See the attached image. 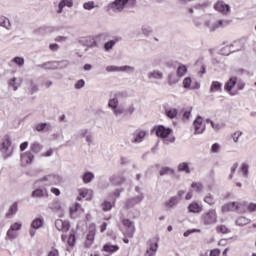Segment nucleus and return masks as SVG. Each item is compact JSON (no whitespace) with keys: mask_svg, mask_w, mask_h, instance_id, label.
Listing matches in <instances>:
<instances>
[{"mask_svg":"<svg viewBox=\"0 0 256 256\" xmlns=\"http://www.w3.org/2000/svg\"><path fill=\"white\" fill-rule=\"evenodd\" d=\"M39 69H45L46 71H55L59 69V66L57 65V61H48L43 64L36 65Z\"/></svg>","mask_w":256,"mask_h":256,"instance_id":"2eb2a0df","label":"nucleus"},{"mask_svg":"<svg viewBox=\"0 0 256 256\" xmlns=\"http://www.w3.org/2000/svg\"><path fill=\"white\" fill-rule=\"evenodd\" d=\"M117 251H119V245L117 244L113 245L111 243H106L102 247V252L107 253L104 254V256L113 255V253H117Z\"/></svg>","mask_w":256,"mask_h":256,"instance_id":"f8f14e48","label":"nucleus"},{"mask_svg":"<svg viewBox=\"0 0 256 256\" xmlns=\"http://www.w3.org/2000/svg\"><path fill=\"white\" fill-rule=\"evenodd\" d=\"M58 69H67L69 67V60L57 61Z\"/></svg>","mask_w":256,"mask_h":256,"instance_id":"5fc2aeb1","label":"nucleus"},{"mask_svg":"<svg viewBox=\"0 0 256 256\" xmlns=\"http://www.w3.org/2000/svg\"><path fill=\"white\" fill-rule=\"evenodd\" d=\"M50 209L52 211H61V203L59 201H54L51 206Z\"/></svg>","mask_w":256,"mask_h":256,"instance_id":"052dcab7","label":"nucleus"},{"mask_svg":"<svg viewBox=\"0 0 256 256\" xmlns=\"http://www.w3.org/2000/svg\"><path fill=\"white\" fill-rule=\"evenodd\" d=\"M160 177H163L165 175H175V170L169 166H164L159 171Z\"/></svg>","mask_w":256,"mask_h":256,"instance_id":"c756f323","label":"nucleus"},{"mask_svg":"<svg viewBox=\"0 0 256 256\" xmlns=\"http://www.w3.org/2000/svg\"><path fill=\"white\" fill-rule=\"evenodd\" d=\"M221 89H223V84L219 81H213L210 86V93H216L221 91Z\"/></svg>","mask_w":256,"mask_h":256,"instance_id":"2f4dec72","label":"nucleus"},{"mask_svg":"<svg viewBox=\"0 0 256 256\" xmlns=\"http://www.w3.org/2000/svg\"><path fill=\"white\" fill-rule=\"evenodd\" d=\"M32 199H43L49 197V191L47 189L43 188H36L31 193Z\"/></svg>","mask_w":256,"mask_h":256,"instance_id":"9b49d317","label":"nucleus"},{"mask_svg":"<svg viewBox=\"0 0 256 256\" xmlns=\"http://www.w3.org/2000/svg\"><path fill=\"white\" fill-rule=\"evenodd\" d=\"M127 7V0H114L107 6V11H113V13H122Z\"/></svg>","mask_w":256,"mask_h":256,"instance_id":"7ed1b4c3","label":"nucleus"},{"mask_svg":"<svg viewBox=\"0 0 256 256\" xmlns=\"http://www.w3.org/2000/svg\"><path fill=\"white\" fill-rule=\"evenodd\" d=\"M230 23L229 20H218L216 23L210 27V31L215 32L217 29H221V27H225Z\"/></svg>","mask_w":256,"mask_h":256,"instance_id":"cd10ccee","label":"nucleus"},{"mask_svg":"<svg viewBox=\"0 0 256 256\" xmlns=\"http://www.w3.org/2000/svg\"><path fill=\"white\" fill-rule=\"evenodd\" d=\"M248 223L249 219L245 217H240L236 220V225H238V227H245V225H247Z\"/></svg>","mask_w":256,"mask_h":256,"instance_id":"09e8293b","label":"nucleus"},{"mask_svg":"<svg viewBox=\"0 0 256 256\" xmlns=\"http://www.w3.org/2000/svg\"><path fill=\"white\" fill-rule=\"evenodd\" d=\"M148 249H146L145 256H155L157 255V249H159V243L155 240H149Z\"/></svg>","mask_w":256,"mask_h":256,"instance_id":"1a4fd4ad","label":"nucleus"},{"mask_svg":"<svg viewBox=\"0 0 256 256\" xmlns=\"http://www.w3.org/2000/svg\"><path fill=\"white\" fill-rule=\"evenodd\" d=\"M77 242V237L75 236V233H70L67 243L70 247H75V243Z\"/></svg>","mask_w":256,"mask_h":256,"instance_id":"49530a36","label":"nucleus"},{"mask_svg":"<svg viewBox=\"0 0 256 256\" xmlns=\"http://www.w3.org/2000/svg\"><path fill=\"white\" fill-rule=\"evenodd\" d=\"M204 225H215L217 223V211L210 209L201 216Z\"/></svg>","mask_w":256,"mask_h":256,"instance_id":"f03ea898","label":"nucleus"},{"mask_svg":"<svg viewBox=\"0 0 256 256\" xmlns=\"http://www.w3.org/2000/svg\"><path fill=\"white\" fill-rule=\"evenodd\" d=\"M114 97L119 101H123L125 99H127V97H129V93H127V91H120L117 92Z\"/></svg>","mask_w":256,"mask_h":256,"instance_id":"ea45409f","label":"nucleus"},{"mask_svg":"<svg viewBox=\"0 0 256 256\" xmlns=\"http://www.w3.org/2000/svg\"><path fill=\"white\" fill-rule=\"evenodd\" d=\"M204 203H207V205L213 206L215 204V197H213L211 193H208L204 197Z\"/></svg>","mask_w":256,"mask_h":256,"instance_id":"c03bdc74","label":"nucleus"},{"mask_svg":"<svg viewBox=\"0 0 256 256\" xmlns=\"http://www.w3.org/2000/svg\"><path fill=\"white\" fill-rule=\"evenodd\" d=\"M194 135H201L205 132V124H203V117L197 116L193 122Z\"/></svg>","mask_w":256,"mask_h":256,"instance_id":"6e6552de","label":"nucleus"},{"mask_svg":"<svg viewBox=\"0 0 256 256\" xmlns=\"http://www.w3.org/2000/svg\"><path fill=\"white\" fill-rule=\"evenodd\" d=\"M148 79H163V73L159 71H152L148 74Z\"/></svg>","mask_w":256,"mask_h":256,"instance_id":"a19ab883","label":"nucleus"},{"mask_svg":"<svg viewBox=\"0 0 256 256\" xmlns=\"http://www.w3.org/2000/svg\"><path fill=\"white\" fill-rule=\"evenodd\" d=\"M179 79L175 71H172L168 74V85H177Z\"/></svg>","mask_w":256,"mask_h":256,"instance_id":"7c9ffc66","label":"nucleus"},{"mask_svg":"<svg viewBox=\"0 0 256 256\" xmlns=\"http://www.w3.org/2000/svg\"><path fill=\"white\" fill-rule=\"evenodd\" d=\"M243 135L242 131H236L232 134L231 138L233 139L234 143H239V137Z\"/></svg>","mask_w":256,"mask_h":256,"instance_id":"e2e57ef3","label":"nucleus"},{"mask_svg":"<svg viewBox=\"0 0 256 256\" xmlns=\"http://www.w3.org/2000/svg\"><path fill=\"white\" fill-rule=\"evenodd\" d=\"M122 225H124V227L128 228L129 237H133V234L135 233V224L133 223V221H131L129 219H123Z\"/></svg>","mask_w":256,"mask_h":256,"instance_id":"4be33fe9","label":"nucleus"},{"mask_svg":"<svg viewBox=\"0 0 256 256\" xmlns=\"http://www.w3.org/2000/svg\"><path fill=\"white\" fill-rule=\"evenodd\" d=\"M21 227H23V224H21V222H15L10 226V229H12V231H21Z\"/></svg>","mask_w":256,"mask_h":256,"instance_id":"69168bd1","label":"nucleus"},{"mask_svg":"<svg viewBox=\"0 0 256 256\" xmlns=\"http://www.w3.org/2000/svg\"><path fill=\"white\" fill-rule=\"evenodd\" d=\"M214 9L222 15H229V13H231V6L229 4H226L223 0H218L214 4Z\"/></svg>","mask_w":256,"mask_h":256,"instance_id":"423d86ee","label":"nucleus"},{"mask_svg":"<svg viewBox=\"0 0 256 256\" xmlns=\"http://www.w3.org/2000/svg\"><path fill=\"white\" fill-rule=\"evenodd\" d=\"M18 209H19L18 203L14 202L10 206L8 212L6 213V217H11V216L15 215L17 213Z\"/></svg>","mask_w":256,"mask_h":256,"instance_id":"e433bc0d","label":"nucleus"},{"mask_svg":"<svg viewBox=\"0 0 256 256\" xmlns=\"http://www.w3.org/2000/svg\"><path fill=\"white\" fill-rule=\"evenodd\" d=\"M83 87H85V81L83 79H80L75 83V89H83Z\"/></svg>","mask_w":256,"mask_h":256,"instance_id":"774afa93","label":"nucleus"},{"mask_svg":"<svg viewBox=\"0 0 256 256\" xmlns=\"http://www.w3.org/2000/svg\"><path fill=\"white\" fill-rule=\"evenodd\" d=\"M30 151L36 154L41 153V151H43V145L39 142H34L30 145Z\"/></svg>","mask_w":256,"mask_h":256,"instance_id":"c9c22d12","label":"nucleus"},{"mask_svg":"<svg viewBox=\"0 0 256 256\" xmlns=\"http://www.w3.org/2000/svg\"><path fill=\"white\" fill-rule=\"evenodd\" d=\"M142 33L146 37H149L151 33H153V28H151V26L144 25L142 26Z\"/></svg>","mask_w":256,"mask_h":256,"instance_id":"3c124183","label":"nucleus"},{"mask_svg":"<svg viewBox=\"0 0 256 256\" xmlns=\"http://www.w3.org/2000/svg\"><path fill=\"white\" fill-rule=\"evenodd\" d=\"M190 118H191V109L190 110H182L183 121H189Z\"/></svg>","mask_w":256,"mask_h":256,"instance_id":"680f3d73","label":"nucleus"},{"mask_svg":"<svg viewBox=\"0 0 256 256\" xmlns=\"http://www.w3.org/2000/svg\"><path fill=\"white\" fill-rule=\"evenodd\" d=\"M145 199V194L141 193L140 195L132 198H128L124 204L125 209H133L135 205H139Z\"/></svg>","mask_w":256,"mask_h":256,"instance_id":"0eeeda50","label":"nucleus"},{"mask_svg":"<svg viewBox=\"0 0 256 256\" xmlns=\"http://www.w3.org/2000/svg\"><path fill=\"white\" fill-rule=\"evenodd\" d=\"M6 235L10 241L17 239V233H15V230H12L11 228H9Z\"/></svg>","mask_w":256,"mask_h":256,"instance_id":"4d7b16f0","label":"nucleus"},{"mask_svg":"<svg viewBox=\"0 0 256 256\" xmlns=\"http://www.w3.org/2000/svg\"><path fill=\"white\" fill-rule=\"evenodd\" d=\"M95 235H96L95 227L90 228L86 236V242L84 244V247L86 249H91V245H93V241H95Z\"/></svg>","mask_w":256,"mask_h":256,"instance_id":"ddd939ff","label":"nucleus"},{"mask_svg":"<svg viewBox=\"0 0 256 256\" xmlns=\"http://www.w3.org/2000/svg\"><path fill=\"white\" fill-rule=\"evenodd\" d=\"M45 223V221L43 220V218H35L32 223H31V227L32 229H41V227H43V224Z\"/></svg>","mask_w":256,"mask_h":256,"instance_id":"72a5a7b5","label":"nucleus"},{"mask_svg":"<svg viewBox=\"0 0 256 256\" xmlns=\"http://www.w3.org/2000/svg\"><path fill=\"white\" fill-rule=\"evenodd\" d=\"M65 7H69V9H71V7H73V0H61L58 4V15L63 13V9H65Z\"/></svg>","mask_w":256,"mask_h":256,"instance_id":"5701e85b","label":"nucleus"},{"mask_svg":"<svg viewBox=\"0 0 256 256\" xmlns=\"http://www.w3.org/2000/svg\"><path fill=\"white\" fill-rule=\"evenodd\" d=\"M240 171H241L243 177H245V178L249 177V164L243 163L240 167Z\"/></svg>","mask_w":256,"mask_h":256,"instance_id":"37998d69","label":"nucleus"},{"mask_svg":"<svg viewBox=\"0 0 256 256\" xmlns=\"http://www.w3.org/2000/svg\"><path fill=\"white\" fill-rule=\"evenodd\" d=\"M83 8L86 11H91V10L95 9V2L94 1L85 2L83 4Z\"/></svg>","mask_w":256,"mask_h":256,"instance_id":"864d4df0","label":"nucleus"},{"mask_svg":"<svg viewBox=\"0 0 256 256\" xmlns=\"http://www.w3.org/2000/svg\"><path fill=\"white\" fill-rule=\"evenodd\" d=\"M239 209H241V207L239 206V204L237 202H229V203L222 205V207H221L222 213H229L231 211H239Z\"/></svg>","mask_w":256,"mask_h":256,"instance_id":"4468645a","label":"nucleus"},{"mask_svg":"<svg viewBox=\"0 0 256 256\" xmlns=\"http://www.w3.org/2000/svg\"><path fill=\"white\" fill-rule=\"evenodd\" d=\"M154 132L159 139H167V137L173 133V129L165 127L164 125H158L154 127Z\"/></svg>","mask_w":256,"mask_h":256,"instance_id":"39448f33","label":"nucleus"},{"mask_svg":"<svg viewBox=\"0 0 256 256\" xmlns=\"http://www.w3.org/2000/svg\"><path fill=\"white\" fill-rule=\"evenodd\" d=\"M0 27L9 29V27H11V21L9 20V18H7L5 16H0Z\"/></svg>","mask_w":256,"mask_h":256,"instance_id":"4c0bfd02","label":"nucleus"},{"mask_svg":"<svg viewBox=\"0 0 256 256\" xmlns=\"http://www.w3.org/2000/svg\"><path fill=\"white\" fill-rule=\"evenodd\" d=\"M20 157L22 163H26V165H32L33 161H35V155L31 151L22 153Z\"/></svg>","mask_w":256,"mask_h":256,"instance_id":"a211bd4d","label":"nucleus"},{"mask_svg":"<svg viewBox=\"0 0 256 256\" xmlns=\"http://www.w3.org/2000/svg\"><path fill=\"white\" fill-rule=\"evenodd\" d=\"M109 33L104 32L101 34L96 35L94 38L96 40V42L101 43V41H107V39H109Z\"/></svg>","mask_w":256,"mask_h":256,"instance_id":"58836bf2","label":"nucleus"},{"mask_svg":"<svg viewBox=\"0 0 256 256\" xmlns=\"http://www.w3.org/2000/svg\"><path fill=\"white\" fill-rule=\"evenodd\" d=\"M9 147H11V138L6 136L5 140L0 145V152L3 154L7 153V151H9Z\"/></svg>","mask_w":256,"mask_h":256,"instance_id":"bb28decb","label":"nucleus"},{"mask_svg":"<svg viewBox=\"0 0 256 256\" xmlns=\"http://www.w3.org/2000/svg\"><path fill=\"white\" fill-rule=\"evenodd\" d=\"M201 211H203V206L197 202H192L188 205V213H201Z\"/></svg>","mask_w":256,"mask_h":256,"instance_id":"a878e982","label":"nucleus"},{"mask_svg":"<svg viewBox=\"0 0 256 256\" xmlns=\"http://www.w3.org/2000/svg\"><path fill=\"white\" fill-rule=\"evenodd\" d=\"M42 181L45 182L46 187H51V185H61L63 178L57 174H49L36 181V183H42Z\"/></svg>","mask_w":256,"mask_h":256,"instance_id":"f257e3e1","label":"nucleus"},{"mask_svg":"<svg viewBox=\"0 0 256 256\" xmlns=\"http://www.w3.org/2000/svg\"><path fill=\"white\" fill-rule=\"evenodd\" d=\"M193 233H201V229L193 228L186 230L183 235L184 237H189V235H193Z\"/></svg>","mask_w":256,"mask_h":256,"instance_id":"13d9d810","label":"nucleus"},{"mask_svg":"<svg viewBox=\"0 0 256 256\" xmlns=\"http://www.w3.org/2000/svg\"><path fill=\"white\" fill-rule=\"evenodd\" d=\"M108 107L110 109H112V111L116 117L119 116V113H117V112L120 111L121 108H119V100H117V98L115 96H114V98H111L108 101Z\"/></svg>","mask_w":256,"mask_h":256,"instance_id":"6ab92c4d","label":"nucleus"},{"mask_svg":"<svg viewBox=\"0 0 256 256\" xmlns=\"http://www.w3.org/2000/svg\"><path fill=\"white\" fill-rule=\"evenodd\" d=\"M120 72L122 73H135V67L125 65V66H120Z\"/></svg>","mask_w":256,"mask_h":256,"instance_id":"de8ad7c7","label":"nucleus"},{"mask_svg":"<svg viewBox=\"0 0 256 256\" xmlns=\"http://www.w3.org/2000/svg\"><path fill=\"white\" fill-rule=\"evenodd\" d=\"M247 211H249V213H255V211H256V203H253V202L249 203L247 205Z\"/></svg>","mask_w":256,"mask_h":256,"instance_id":"338daca9","label":"nucleus"},{"mask_svg":"<svg viewBox=\"0 0 256 256\" xmlns=\"http://www.w3.org/2000/svg\"><path fill=\"white\" fill-rule=\"evenodd\" d=\"M216 231L218 233H222L223 235H227V233H231V229L227 228L225 225L217 226Z\"/></svg>","mask_w":256,"mask_h":256,"instance_id":"a18cd8bd","label":"nucleus"},{"mask_svg":"<svg viewBox=\"0 0 256 256\" xmlns=\"http://www.w3.org/2000/svg\"><path fill=\"white\" fill-rule=\"evenodd\" d=\"M133 139L131 140V143H143L145 140V137H147V131L145 130H136L134 133H132Z\"/></svg>","mask_w":256,"mask_h":256,"instance_id":"9d476101","label":"nucleus"},{"mask_svg":"<svg viewBox=\"0 0 256 256\" xmlns=\"http://www.w3.org/2000/svg\"><path fill=\"white\" fill-rule=\"evenodd\" d=\"M116 113H118V115H123L124 117H131V115L135 113V105L130 104L126 108H120Z\"/></svg>","mask_w":256,"mask_h":256,"instance_id":"dca6fc26","label":"nucleus"},{"mask_svg":"<svg viewBox=\"0 0 256 256\" xmlns=\"http://www.w3.org/2000/svg\"><path fill=\"white\" fill-rule=\"evenodd\" d=\"M111 209H113V204H111L110 201H104L102 203V210L103 211H111Z\"/></svg>","mask_w":256,"mask_h":256,"instance_id":"6e6d98bb","label":"nucleus"},{"mask_svg":"<svg viewBox=\"0 0 256 256\" xmlns=\"http://www.w3.org/2000/svg\"><path fill=\"white\" fill-rule=\"evenodd\" d=\"M176 75L180 79L181 77H185V75H187V66L183 64L178 66V68L176 69Z\"/></svg>","mask_w":256,"mask_h":256,"instance_id":"f704fd0d","label":"nucleus"},{"mask_svg":"<svg viewBox=\"0 0 256 256\" xmlns=\"http://www.w3.org/2000/svg\"><path fill=\"white\" fill-rule=\"evenodd\" d=\"M177 205H179L178 196H172L168 201L164 203V207H166V209H173L174 207H177Z\"/></svg>","mask_w":256,"mask_h":256,"instance_id":"b1692460","label":"nucleus"},{"mask_svg":"<svg viewBox=\"0 0 256 256\" xmlns=\"http://www.w3.org/2000/svg\"><path fill=\"white\" fill-rule=\"evenodd\" d=\"M238 78L237 76H232L224 85V91L229 93L231 96L239 95V90H233L235 85H237Z\"/></svg>","mask_w":256,"mask_h":256,"instance_id":"20e7f679","label":"nucleus"},{"mask_svg":"<svg viewBox=\"0 0 256 256\" xmlns=\"http://www.w3.org/2000/svg\"><path fill=\"white\" fill-rule=\"evenodd\" d=\"M164 111L168 119H176L177 115H179V110L177 108H172V107H169L168 105L164 106Z\"/></svg>","mask_w":256,"mask_h":256,"instance_id":"aec40b11","label":"nucleus"},{"mask_svg":"<svg viewBox=\"0 0 256 256\" xmlns=\"http://www.w3.org/2000/svg\"><path fill=\"white\" fill-rule=\"evenodd\" d=\"M178 171L180 173H191V168L189 167V164L187 162H182L178 164Z\"/></svg>","mask_w":256,"mask_h":256,"instance_id":"473e14b6","label":"nucleus"},{"mask_svg":"<svg viewBox=\"0 0 256 256\" xmlns=\"http://www.w3.org/2000/svg\"><path fill=\"white\" fill-rule=\"evenodd\" d=\"M107 73L121 72V66L110 65L106 67Z\"/></svg>","mask_w":256,"mask_h":256,"instance_id":"603ef678","label":"nucleus"},{"mask_svg":"<svg viewBox=\"0 0 256 256\" xmlns=\"http://www.w3.org/2000/svg\"><path fill=\"white\" fill-rule=\"evenodd\" d=\"M93 179H95V174H93V172H91V171H86L82 175V181L85 185L91 183V181H93Z\"/></svg>","mask_w":256,"mask_h":256,"instance_id":"c85d7f7f","label":"nucleus"},{"mask_svg":"<svg viewBox=\"0 0 256 256\" xmlns=\"http://www.w3.org/2000/svg\"><path fill=\"white\" fill-rule=\"evenodd\" d=\"M191 187L192 189H195L197 193H201V191H203V184L200 182H193Z\"/></svg>","mask_w":256,"mask_h":256,"instance_id":"8fccbe9b","label":"nucleus"},{"mask_svg":"<svg viewBox=\"0 0 256 256\" xmlns=\"http://www.w3.org/2000/svg\"><path fill=\"white\" fill-rule=\"evenodd\" d=\"M12 63H15V65H18V67H23V65H25V58L16 56L12 59Z\"/></svg>","mask_w":256,"mask_h":256,"instance_id":"79ce46f5","label":"nucleus"},{"mask_svg":"<svg viewBox=\"0 0 256 256\" xmlns=\"http://www.w3.org/2000/svg\"><path fill=\"white\" fill-rule=\"evenodd\" d=\"M191 83H192L191 77L184 78V80H183L184 89H190L191 88Z\"/></svg>","mask_w":256,"mask_h":256,"instance_id":"0e129e2a","label":"nucleus"},{"mask_svg":"<svg viewBox=\"0 0 256 256\" xmlns=\"http://www.w3.org/2000/svg\"><path fill=\"white\" fill-rule=\"evenodd\" d=\"M91 41V37H84L79 39L80 45H83V47H89V43Z\"/></svg>","mask_w":256,"mask_h":256,"instance_id":"bf43d9fd","label":"nucleus"},{"mask_svg":"<svg viewBox=\"0 0 256 256\" xmlns=\"http://www.w3.org/2000/svg\"><path fill=\"white\" fill-rule=\"evenodd\" d=\"M109 181L110 183H112V185L120 187V185H123V183H125V178L123 176L113 175L109 178Z\"/></svg>","mask_w":256,"mask_h":256,"instance_id":"393cba45","label":"nucleus"},{"mask_svg":"<svg viewBox=\"0 0 256 256\" xmlns=\"http://www.w3.org/2000/svg\"><path fill=\"white\" fill-rule=\"evenodd\" d=\"M121 37H114V39L109 40L107 42L104 43L103 45V49L106 53H109V51H111V49H113L115 47V45H117V43H119V41H121Z\"/></svg>","mask_w":256,"mask_h":256,"instance_id":"f3484780","label":"nucleus"},{"mask_svg":"<svg viewBox=\"0 0 256 256\" xmlns=\"http://www.w3.org/2000/svg\"><path fill=\"white\" fill-rule=\"evenodd\" d=\"M35 129L38 131V133H43V131H53V125L51 123L47 122H41L36 124Z\"/></svg>","mask_w":256,"mask_h":256,"instance_id":"412c9836","label":"nucleus"}]
</instances>
